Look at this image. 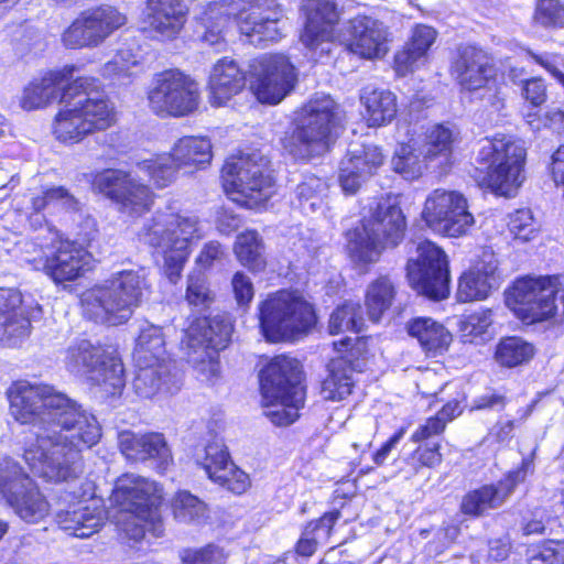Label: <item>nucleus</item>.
I'll list each match as a JSON object with an SVG mask.
<instances>
[{"label": "nucleus", "mask_w": 564, "mask_h": 564, "mask_svg": "<svg viewBox=\"0 0 564 564\" xmlns=\"http://www.w3.org/2000/svg\"><path fill=\"white\" fill-rule=\"evenodd\" d=\"M238 261L249 270L259 272L265 268L264 245L256 230L239 234L234 246Z\"/></svg>", "instance_id": "nucleus-44"}, {"label": "nucleus", "mask_w": 564, "mask_h": 564, "mask_svg": "<svg viewBox=\"0 0 564 564\" xmlns=\"http://www.w3.org/2000/svg\"><path fill=\"white\" fill-rule=\"evenodd\" d=\"M149 292L144 270H122L82 294L83 313L99 324L122 325L132 317Z\"/></svg>", "instance_id": "nucleus-3"}, {"label": "nucleus", "mask_w": 564, "mask_h": 564, "mask_svg": "<svg viewBox=\"0 0 564 564\" xmlns=\"http://www.w3.org/2000/svg\"><path fill=\"white\" fill-rule=\"evenodd\" d=\"M74 66L51 70L33 78L22 90L19 105L25 111L44 109L55 101L61 102L64 89L73 78Z\"/></svg>", "instance_id": "nucleus-27"}, {"label": "nucleus", "mask_w": 564, "mask_h": 564, "mask_svg": "<svg viewBox=\"0 0 564 564\" xmlns=\"http://www.w3.org/2000/svg\"><path fill=\"white\" fill-rule=\"evenodd\" d=\"M212 160V143L202 137H184L178 139L171 152L141 162L140 169L145 171L154 184L166 187L172 184L182 167H200Z\"/></svg>", "instance_id": "nucleus-15"}, {"label": "nucleus", "mask_w": 564, "mask_h": 564, "mask_svg": "<svg viewBox=\"0 0 564 564\" xmlns=\"http://www.w3.org/2000/svg\"><path fill=\"white\" fill-rule=\"evenodd\" d=\"M246 85V73L237 62L224 57L214 64L209 80V100L215 107H220L239 94Z\"/></svg>", "instance_id": "nucleus-34"}, {"label": "nucleus", "mask_w": 564, "mask_h": 564, "mask_svg": "<svg viewBox=\"0 0 564 564\" xmlns=\"http://www.w3.org/2000/svg\"><path fill=\"white\" fill-rule=\"evenodd\" d=\"M529 564H564V541H549L528 552Z\"/></svg>", "instance_id": "nucleus-56"}, {"label": "nucleus", "mask_w": 564, "mask_h": 564, "mask_svg": "<svg viewBox=\"0 0 564 564\" xmlns=\"http://www.w3.org/2000/svg\"><path fill=\"white\" fill-rule=\"evenodd\" d=\"M446 424L444 419L436 414L429 417L424 424H421L416 431L412 434L411 440L415 443L426 441L435 435H440L444 432Z\"/></svg>", "instance_id": "nucleus-64"}, {"label": "nucleus", "mask_w": 564, "mask_h": 564, "mask_svg": "<svg viewBox=\"0 0 564 564\" xmlns=\"http://www.w3.org/2000/svg\"><path fill=\"white\" fill-rule=\"evenodd\" d=\"M133 357L135 364H171L165 349L164 336L160 327L148 325L141 329Z\"/></svg>", "instance_id": "nucleus-43"}, {"label": "nucleus", "mask_w": 564, "mask_h": 564, "mask_svg": "<svg viewBox=\"0 0 564 564\" xmlns=\"http://www.w3.org/2000/svg\"><path fill=\"white\" fill-rule=\"evenodd\" d=\"M260 387L263 401L274 402L281 395L293 393L301 384V369L296 359L289 356L274 357L260 373Z\"/></svg>", "instance_id": "nucleus-29"}, {"label": "nucleus", "mask_w": 564, "mask_h": 564, "mask_svg": "<svg viewBox=\"0 0 564 564\" xmlns=\"http://www.w3.org/2000/svg\"><path fill=\"white\" fill-rule=\"evenodd\" d=\"M408 333L415 337L427 354H441L452 341L451 333L430 317H417L408 325Z\"/></svg>", "instance_id": "nucleus-40"}, {"label": "nucleus", "mask_w": 564, "mask_h": 564, "mask_svg": "<svg viewBox=\"0 0 564 564\" xmlns=\"http://www.w3.org/2000/svg\"><path fill=\"white\" fill-rule=\"evenodd\" d=\"M328 184L315 175H307L296 186L295 194L303 212H316L325 204Z\"/></svg>", "instance_id": "nucleus-50"}, {"label": "nucleus", "mask_w": 564, "mask_h": 564, "mask_svg": "<svg viewBox=\"0 0 564 564\" xmlns=\"http://www.w3.org/2000/svg\"><path fill=\"white\" fill-rule=\"evenodd\" d=\"M238 28L241 34L256 42L276 41L280 37L281 10L273 0H239ZM251 42H254L251 40Z\"/></svg>", "instance_id": "nucleus-24"}, {"label": "nucleus", "mask_w": 564, "mask_h": 564, "mask_svg": "<svg viewBox=\"0 0 564 564\" xmlns=\"http://www.w3.org/2000/svg\"><path fill=\"white\" fill-rule=\"evenodd\" d=\"M239 2L235 0H214L204 11L200 20L204 29L202 40L210 46H219L224 43V32L230 20L235 18L238 23Z\"/></svg>", "instance_id": "nucleus-38"}, {"label": "nucleus", "mask_w": 564, "mask_h": 564, "mask_svg": "<svg viewBox=\"0 0 564 564\" xmlns=\"http://www.w3.org/2000/svg\"><path fill=\"white\" fill-rule=\"evenodd\" d=\"M260 328L270 343L293 341L316 324L313 305L296 291L281 290L259 304Z\"/></svg>", "instance_id": "nucleus-7"}, {"label": "nucleus", "mask_w": 564, "mask_h": 564, "mask_svg": "<svg viewBox=\"0 0 564 564\" xmlns=\"http://www.w3.org/2000/svg\"><path fill=\"white\" fill-rule=\"evenodd\" d=\"M227 471L228 473L224 475L225 479H215L214 482L226 487L228 490L237 495L246 492L250 487L249 476L237 468L232 462L230 463V468H228Z\"/></svg>", "instance_id": "nucleus-63"}, {"label": "nucleus", "mask_w": 564, "mask_h": 564, "mask_svg": "<svg viewBox=\"0 0 564 564\" xmlns=\"http://www.w3.org/2000/svg\"><path fill=\"white\" fill-rule=\"evenodd\" d=\"M508 227L518 239L527 241L536 230L535 221L530 209H519L509 216Z\"/></svg>", "instance_id": "nucleus-60"}, {"label": "nucleus", "mask_w": 564, "mask_h": 564, "mask_svg": "<svg viewBox=\"0 0 564 564\" xmlns=\"http://www.w3.org/2000/svg\"><path fill=\"white\" fill-rule=\"evenodd\" d=\"M105 520V510L95 502H78L68 510L58 511L56 522L61 530L77 538H89L96 533Z\"/></svg>", "instance_id": "nucleus-35"}, {"label": "nucleus", "mask_w": 564, "mask_h": 564, "mask_svg": "<svg viewBox=\"0 0 564 564\" xmlns=\"http://www.w3.org/2000/svg\"><path fill=\"white\" fill-rule=\"evenodd\" d=\"M405 217L401 208L388 200H380L364 216L361 226L349 237L348 251L360 263L376 262L386 247L397 246L404 237Z\"/></svg>", "instance_id": "nucleus-8"}, {"label": "nucleus", "mask_w": 564, "mask_h": 564, "mask_svg": "<svg viewBox=\"0 0 564 564\" xmlns=\"http://www.w3.org/2000/svg\"><path fill=\"white\" fill-rule=\"evenodd\" d=\"M200 99L198 84L178 69L155 75L148 91L150 109L160 117H185L197 110Z\"/></svg>", "instance_id": "nucleus-13"}, {"label": "nucleus", "mask_w": 564, "mask_h": 564, "mask_svg": "<svg viewBox=\"0 0 564 564\" xmlns=\"http://www.w3.org/2000/svg\"><path fill=\"white\" fill-rule=\"evenodd\" d=\"M533 355L534 348L528 341L520 337H506L497 345L495 358L501 366L512 368L529 361Z\"/></svg>", "instance_id": "nucleus-49"}, {"label": "nucleus", "mask_w": 564, "mask_h": 564, "mask_svg": "<svg viewBox=\"0 0 564 564\" xmlns=\"http://www.w3.org/2000/svg\"><path fill=\"white\" fill-rule=\"evenodd\" d=\"M436 40V31L429 25H416L411 41L398 52L394 57L395 70L400 75L412 72L417 65L424 63L426 54Z\"/></svg>", "instance_id": "nucleus-39"}, {"label": "nucleus", "mask_w": 564, "mask_h": 564, "mask_svg": "<svg viewBox=\"0 0 564 564\" xmlns=\"http://www.w3.org/2000/svg\"><path fill=\"white\" fill-rule=\"evenodd\" d=\"M203 237L197 217L158 213L140 232V238L164 259L163 269L176 283L189 256V243Z\"/></svg>", "instance_id": "nucleus-6"}, {"label": "nucleus", "mask_w": 564, "mask_h": 564, "mask_svg": "<svg viewBox=\"0 0 564 564\" xmlns=\"http://www.w3.org/2000/svg\"><path fill=\"white\" fill-rule=\"evenodd\" d=\"M185 564H225L226 555L216 545H208L196 551H186L183 556Z\"/></svg>", "instance_id": "nucleus-62"}, {"label": "nucleus", "mask_w": 564, "mask_h": 564, "mask_svg": "<svg viewBox=\"0 0 564 564\" xmlns=\"http://www.w3.org/2000/svg\"><path fill=\"white\" fill-rule=\"evenodd\" d=\"M498 260L484 249L473 265L458 280L456 297L462 303L482 301L498 286Z\"/></svg>", "instance_id": "nucleus-26"}, {"label": "nucleus", "mask_w": 564, "mask_h": 564, "mask_svg": "<svg viewBox=\"0 0 564 564\" xmlns=\"http://www.w3.org/2000/svg\"><path fill=\"white\" fill-rule=\"evenodd\" d=\"M352 369L345 359H333L328 365V376L323 380L321 394L325 400L338 402L352 391Z\"/></svg>", "instance_id": "nucleus-42"}, {"label": "nucleus", "mask_w": 564, "mask_h": 564, "mask_svg": "<svg viewBox=\"0 0 564 564\" xmlns=\"http://www.w3.org/2000/svg\"><path fill=\"white\" fill-rule=\"evenodd\" d=\"M365 319L359 303L345 302L338 306L329 317V333L339 334L344 332H361Z\"/></svg>", "instance_id": "nucleus-53"}, {"label": "nucleus", "mask_w": 564, "mask_h": 564, "mask_svg": "<svg viewBox=\"0 0 564 564\" xmlns=\"http://www.w3.org/2000/svg\"><path fill=\"white\" fill-rule=\"evenodd\" d=\"M0 494L26 522H39L48 513V502L11 458H3L0 462Z\"/></svg>", "instance_id": "nucleus-16"}, {"label": "nucleus", "mask_w": 564, "mask_h": 564, "mask_svg": "<svg viewBox=\"0 0 564 564\" xmlns=\"http://www.w3.org/2000/svg\"><path fill=\"white\" fill-rule=\"evenodd\" d=\"M93 188L110 198L120 213L138 217L150 210L153 193L122 170H105L95 175Z\"/></svg>", "instance_id": "nucleus-21"}, {"label": "nucleus", "mask_w": 564, "mask_h": 564, "mask_svg": "<svg viewBox=\"0 0 564 564\" xmlns=\"http://www.w3.org/2000/svg\"><path fill=\"white\" fill-rule=\"evenodd\" d=\"M185 300L198 313L206 311L213 304L215 293L202 272L188 275Z\"/></svg>", "instance_id": "nucleus-54"}, {"label": "nucleus", "mask_w": 564, "mask_h": 564, "mask_svg": "<svg viewBox=\"0 0 564 564\" xmlns=\"http://www.w3.org/2000/svg\"><path fill=\"white\" fill-rule=\"evenodd\" d=\"M492 324V311L481 310L460 321L463 336L470 340L485 335Z\"/></svg>", "instance_id": "nucleus-59"}, {"label": "nucleus", "mask_w": 564, "mask_h": 564, "mask_svg": "<svg viewBox=\"0 0 564 564\" xmlns=\"http://www.w3.org/2000/svg\"><path fill=\"white\" fill-rule=\"evenodd\" d=\"M394 293V285L387 276L377 279L368 286L366 307L372 322H378L391 306Z\"/></svg>", "instance_id": "nucleus-48"}, {"label": "nucleus", "mask_w": 564, "mask_h": 564, "mask_svg": "<svg viewBox=\"0 0 564 564\" xmlns=\"http://www.w3.org/2000/svg\"><path fill=\"white\" fill-rule=\"evenodd\" d=\"M304 389L294 388L293 393L281 395L274 402L263 401L264 406L271 408L265 414L276 425H289L299 417V410L304 404Z\"/></svg>", "instance_id": "nucleus-47"}, {"label": "nucleus", "mask_w": 564, "mask_h": 564, "mask_svg": "<svg viewBox=\"0 0 564 564\" xmlns=\"http://www.w3.org/2000/svg\"><path fill=\"white\" fill-rule=\"evenodd\" d=\"M527 150L512 135L496 134L485 139L478 161L486 165L485 182L496 194L513 196L522 185Z\"/></svg>", "instance_id": "nucleus-10"}, {"label": "nucleus", "mask_w": 564, "mask_h": 564, "mask_svg": "<svg viewBox=\"0 0 564 564\" xmlns=\"http://www.w3.org/2000/svg\"><path fill=\"white\" fill-rule=\"evenodd\" d=\"M64 364L69 372L85 376L107 395H116L124 387L123 365L113 349L82 339L66 349Z\"/></svg>", "instance_id": "nucleus-12"}, {"label": "nucleus", "mask_w": 564, "mask_h": 564, "mask_svg": "<svg viewBox=\"0 0 564 564\" xmlns=\"http://www.w3.org/2000/svg\"><path fill=\"white\" fill-rule=\"evenodd\" d=\"M452 75L463 90L476 91L494 82L496 70L488 54L473 45L457 48L452 62Z\"/></svg>", "instance_id": "nucleus-25"}, {"label": "nucleus", "mask_w": 564, "mask_h": 564, "mask_svg": "<svg viewBox=\"0 0 564 564\" xmlns=\"http://www.w3.org/2000/svg\"><path fill=\"white\" fill-rule=\"evenodd\" d=\"M458 139L457 129L451 123H435L426 128L420 143V154L433 167H444L451 163L454 143Z\"/></svg>", "instance_id": "nucleus-36"}, {"label": "nucleus", "mask_w": 564, "mask_h": 564, "mask_svg": "<svg viewBox=\"0 0 564 564\" xmlns=\"http://www.w3.org/2000/svg\"><path fill=\"white\" fill-rule=\"evenodd\" d=\"M360 99L366 107L370 126L389 123L397 115V97L390 90L368 86L364 88Z\"/></svg>", "instance_id": "nucleus-41"}, {"label": "nucleus", "mask_w": 564, "mask_h": 564, "mask_svg": "<svg viewBox=\"0 0 564 564\" xmlns=\"http://www.w3.org/2000/svg\"><path fill=\"white\" fill-rule=\"evenodd\" d=\"M197 464L205 470L210 480L225 479L228 468H230L231 459L229 453L219 437H214L208 442L203 452L196 456Z\"/></svg>", "instance_id": "nucleus-45"}, {"label": "nucleus", "mask_w": 564, "mask_h": 564, "mask_svg": "<svg viewBox=\"0 0 564 564\" xmlns=\"http://www.w3.org/2000/svg\"><path fill=\"white\" fill-rule=\"evenodd\" d=\"M61 102L63 107L55 116L53 133L63 143H78L115 121L112 108L94 78H76L64 89Z\"/></svg>", "instance_id": "nucleus-2"}, {"label": "nucleus", "mask_w": 564, "mask_h": 564, "mask_svg": "<svg viewBox=\"0 0 564 564\" xmlns=\"http://www.w3.org/2000/svg\"><path fill=\"white\" fill-rule=\"evenodd\" d=\"M383 163V155L373 144L357 145L348 150L340 165L351 167L362 176L371 177Z\"/></svg>", "instance_id": "nucleus-46"}, {"label": "nucleus", "mask_w": 564, "mask_h": 564, "mask_svg": "<svg viewBox=\"0 0 564 564\" xmlns=\"http://www.w3.org/2000/svg\"><path fill=\"white\" fill-rule=\"evenodd\" d=\"M8 398L12 416L37 429L35 440L23 452L30 470L54 482L78 478L83 473L82 452L101 437L96 416L50 384L15 381Z\"/></svg>", "instance_id": "nucleus-1"}, {"label": "nucleus", "mask_w": 564, "mask_h": 564, "mask_svg": "<svg viewBox=\"0 0 564 564\" xmlns=\"http://www.w3.org/2000/svg\"><path fill=\"white\" fill-rule=\"evenodd\" d=\"M33 212L42 213L50 205H58L66 210H77L78 200L65 187L57 186L42 191L30 199Z\"/></svg>", "instance_id": "nucleus-55"}, {"label": "nucleus", "mask_w": 564, "mask_h": 564, "mask_svg": "<svg viewBox=\"0 0 564 564\" xmlns=\"http://www.w3.org/2000/svg\"><path fill=\"white\" fill-rule=\"evenodd\" d=\"M533 470L532 458H523L520 467L508 471L497 484L484 485L466 494L460 503L462 512L480 517L488 510L500 508Z\"/></svg>", "instance_id": "nucleus-22"}, {"label": "nucleus", "mask_w": 564, "mask_h": 564, "mask_svg": "<svg viewBox=\"0 0 564 564\" xmlns=\"http://www.w3.org/2000/svg\"><path fill=\"white\" fill-rule=\"evenodd\" d=\"M161 489L148 478L124 474L117 479L110 502L122 513L120 522L130 539L141 540L145 531L161 535Z\"/></svg>", "instance_id": "nucleus-5"}, {"label": "nucleus", "mask_w": 564, "mask_h": 564, "mask_svg": "<svg viewBox=\"0 0 564 564\" xmlns=\"http://www.w3.org/2000/svg\"><path fill=\"white\" fill-rule=\"evenodd\" d=\"M224 188L230 198L247 208H257L273 194L268 159L260 153L227 159L223 167Z\"/></svg>", "instance_id": "nucleus-11"}, {"label": "nucleus", "mask_w": 564, "mask_h": 564, "mask_svg": "<svg viewBox=\"0 0 564 564\" xmlns=\"http://www.w3.org/2000/svg\"><path fill=\"white\" fill-rule=\"evenodd\" d=\"M250 89L261 104L276 105L294 88L296 73L282 54L262 55L250 65Z\"/></svg>", "instance_id": "nucleus-19"}, {"label": "nucleus", "mask_w": 564, "mask_h": 564, "mask_svg": "<svg viewBox=\"0 0 564 564\" xmlns=\"http://www.w3.org/2000/svg\"><path fill=\"white\" fill-rule=\"evenodd\" d=\"M172 509L174 518L184 523H200L208 514L206 503L186 490L174 496Z\"/></svg>", "instance_id": "nucleus-52"}, {"label": "nucleus", "mask_w": 564, "mask_h": 564, "mask_svg": "<svg viewBox=\"0 0 564 564\" xmlns=\"http://www.w3.org/2000/svg\"><path fill=\"white\" fill-rule=\"evenodd\" d=\"M391 164L394 172L408 180L417 178L423 174L424 170L433 167V164L426 162L420 152L416 153L410 144H401L397 149Z\"/></svg>", "instance_id": "nucleus-51"}, {"label": "nucleus", "mask_w": 564, "mask_h": 564, "mask_svg": "<svg viewBox=\"0 0 564 564\" xmlns=\"http://www.w3.org/2000/svg\"><path fill=\"white\" fill-rule=\"evenodd\" d=\"M422 217L434 232L451 238L468 235L475 225L466 197L457 191H433L425 200Z\"/></svg>", "instance_id": "nucleus-14"}, {"label": "nucleus", "mask_w": 564, "mask_h": 564, "mask_svg": "<svg viewBox=\"0 0 564 564\" xmlns=\"http://www.w3.org/2000/svg\"><path fill=\"white\" fill-rule=\"evenodd\" d=\"M138 367L133 388L141 398H153L159 393H173L178 390L171 364H135Z\"/></svg>", "instance_id": "nucleus-37"}, {"label": "nucleus", "mask_w": 564, "mask_h": 564, "mask_svg": "<svg viewBox=\"0 0 564 564\" xmlns=\"http://www.w3.org/2000/svg\"><path fill=\"white\" fill-rule=\"evenodd\" d=\"M186 7L182 0H147L144 22L162 39H174L186 21Z\"/></svg>", "instance_id": "nucleus-33"}, {"label": "nucleus", "mask_w": 564, "mask_h": 564, "mask_svg": "<svg viewBox=\"0 0 564 564\" xmlns=\"http://www.w3.org/2000/svg\"><path fill=\"white\" fill-rule=\"evenodd\" d=\"M31 322L20 291L0 288V341L15 344L29 336Z\"/></svg>", "instance_id": "nucleus-32"}, {"label": "nucleus", "mask_w": 564, "mask_h": 564, "mask_svg": "<svg viewBox=\"0 0 564 564\" xmlns=\"http://www.w3.org/2000/svg\"><path fill=\"white\" fill-rule=\"evenodd\" d=\"M232 326L224 316L194 321L182 340L188 364L199 381L213 384L220 376L219 351L227 347Z\"/></svg>", "instance_id": "nucleus-9"}, {"label": "nucleus", "mask_w": 564, "mask_h": 564, "mask_svg": "<svg viewBox=\"0 0 564 564\" xmlns=\"http://www.w3.org/2000/svg\"><path fill=\"white\" fill-rule=\"evenodd\" d=\"M349 34L350 51L364 58H381L389 50V30L376 18L355 17L349 21Z\"/></svg>", "instance_id": "nucleus-28"}, {"label": "nucleus", "mask_w": 564, "mask_h": 564, "mask_svg": "<svg viewBox=\"0 0 564 564\" xmlns=\"http://www.w3.org/2000/svg\"><path fill=\"white\" fill-rule=\"evenodd\" d=\"M553 275L523 278L507 292L506 304L528 324L552 317L556 311Z\"/></svg>", "instance_id": "nucleus-18"}, {"label": "nucleus", "mask_w": 564, "mask_h": 564, "mask_svg": "<svg viewBox=\"0 0 564 564\" xmlns=\"http://www.w3.org/2000/svg\"><path fill=\"white\" fill-rule=\"evenodd\" d=\"M139 62V56L130 46H122L115 57L105 64L104 74L109 77H128L129 70Z\"/></svg>", "instance_id": "nucleus-58"}, {"label": "nucleus", "mask_w": 564, "mask_h": 564, "mask_svg": "<svg viewBox=\"0 0 564 564\" xmlns=\"http://www.w3.org/2000/svg\"><path fill=\"white\" fill-rule=\"evenodd\" d=\"M534 21L544 28H563L564 7L558 0H539Z\"/></svg>", "instance_id": "nucleus-57"}, {"label": "nucleus", "mask_w": 564, "mask_h": 564, "mask_svg": "<svg viewBox=\"0 0 564 564\" xmlns=\"http://www.w3.org/2000/svg\"><path fill=\"white\" fill-rule=\"evenodd\" d=\"M127 23V17L117 8L100 6L82 12L63 32L67 48H94L101 45L115 31Z\"/></svg>", "instance_id": "nucleus-20"}, {"label": "nucleus", "mask_w": 564, "mask_h": 564, "mask_svg": "<svg viewBox=\"0 0 564 564\" xmlns=\"http://www.w3.org/2000/svg\"><path fill=\"white\" fill-rule=\"evenodd\" d=\"M340 121L338 104L328 95H315L299 111L294 129L282 140L283 148L296 160L321 156L334 142Z\"/></svg>", "instance_id": "nucleus-4"}, {"label": "nucleus", "mask_w": 564, "mask_h": 564, "mask_svg": "<svg viewBox=\"0 0 564 564\" xmlns=\"http://www.w3.org/2000/svg\"><path fill=\"white\" fill-rule=\"evenodd\" d=\"M88 253L70 241H58L41 260L42 270L55 283L74 281L88 264Z\"/></svg>", "instance_id": "nucleus-31"}, {"label": "nucleus", "mask_w": 564, "mask_h": 564, "mask_svg": "<svg viewBox=\"0 0 564 564\" xmlns=\"http://www.w3.org/2000/svg\"><path fill=\"white\" fill-rule=\"evenodd\" d=\"M417 258L408 262V279L417 293L440 301L449 294V271L445 252L425 240L416 248Z\"/></svg>", "instance_id": "nucleus-17"}, {"label": "nucleus", "mask_w": 564, "mask_h": 564, "mask_svg": "<svg viewBox=\"0 0 564 564\" xmlns=\"http://www.w3.org/2000/svg\"><path fill=\"white\" fill-rule=\"evenodd\" d=\"M511 549L510 541L507 536L494 539L488 542L487 553L484 554L481 551H476L470 554L473 563H481L482 561H503L508 557Z\"/></svg>", "instance_id": "nucleus-61"}, {"label": "nucleus", "mask_w": 564, "mask_h": 564, "mask_svg": "<svg viewBox=\"0 0 564 564\" xmlns=\"http://www.w3.org/2000/svg\"><path fill=\"white\" fill-rule=\"evenodd\" d=\"M306 21L301 34V42L322 57L330 52L333 29L340 19V12L334 0H304L301 7Z\"/></svg>", "instance_id": "nucleus-23"}, {"label": "nucleus", "mask_w": 564, "mask_h": 564, "mask_svg": "<svg viewBox=\"0 0 564 564\" xmlns=\"http://www.w3.org/2000/svg\"><path fill=\"white\" fill-rule=\"evenodd\" d=\"M118 444L123 456L131 462L156 459L158 469L163 473L173 462L165 438L160 433L137 434L122 431L118 435Z\"/></svg>", "instance_id": "nucleus-30"}]
</instances>
